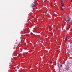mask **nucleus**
I'll list each match as a JSON object with an SVG mask.
<instances>
[{
    "mask_svg": "<svg viewBox=\"0 0 72 72\" xmlns=\"http://www.w3.org/2000/svg\"><path fill=\"white\" fill-rule=\"evenodd\" d=\"M35 4H32V6H32V7H33V6H35Z\"/></svg>",
    "mask_w": 72,
    "mask_h": 72,
    "instance_id": "nucleus-1",
    "label": "nucleus"
},
{
    "mask_svg": "<svg viewBox=\"0 0 72 72\" xmlns=\"http://www.w3.org/2000/svg\"><path fill=\"white\" fill-rule=\"evenodd\" d=\"M61 6L63 7V6H64V4H63L62 3H61Z\"/></svg>",
    "mask_w": 72,
    "mask_h": 72,
    "instance_id": "nucleus-2",
    "label": "nucleus"
},
{
    "mask_svg": "<svg viewBox=\"0 0 72 72\" xmlns=\"http://www.w3.org/2000/svg\"><path fill=\"white\" fill-rule=\"evenodd\" d=\"M67 22V23H68H68L69 22V20H68V21H66Z\"/></svg>",
    "mask_w": 72,
    "mask_h": 72,
    "instance_id": "nucleus-3",
    "label": "nucleus"
},
{
    "mask_svg": "<svg viewBox=\"0 0 72 72\" xmlns=\"http://www.w3.org/2000/svg\"><path fill=\"white\" fill-rule=\"evenodd\" d=\"M67 36H66L65 39V41H67Z\"/></svg>",
    "mask_w": 72,
    "mask_h": 72,
    "instance_id": "nucleus-4",
    "label": "nucleus"
},
{
    "mask_svg": "<svg viewBox=\"0 0 72 72\" xmlns=\"http://www.w3.org/2000/svg\"><path fill=\"white\" fill-rule=\"evenodd\" d=\"M51 26H50V27H49V28H51Z\"/></svg>",
    "mask_w": 72,
    "mask_h": 72,
    "instance_id": "nucleus-5",
    "label": "nucleus"
},
{
    "mask_svg": "<svg viewBox=\"0 0 72 72\" xmlns=\"http://www.w3.org/2000/svg\"><path fill=\"white\" fill-rule=\"evenodd\" d=\"M69 28H70V25L69 26V28L68 29V30L69 29Z\"/></svg>",
    "mask_w": 72,
    "mask_h": 72,
    "instance_id": "nucleus-6",
    "label": "nucleus"
},
{
    "mask_svg": "<svg viewBox=\"0 0 72 72\" xmlns=\"http://www.w3.org/2000/svg\"><path fill=\"white\" fill-rule=\"evenodd\" d=\"M62 67V65L61 64L60 66V67Z\"/></svg>",
    "mask_w": 72,
    "mask_h": 72,
    "instance_id": "nucleus-7",
    "label": "nucleus"
},
{
    "mask_svg": "<svg viewBox=\"0 0 72 72\" xmlns=\"http://www.w3.org/2000/svg\"><path fill=\"white\" fill-rule=\"evenodd\" d=\"M61 0V3H62V0Z\"/></svg>",
    "mask_w": 72,
    "mask_h": 72,
    "instance_id": "nucleus-8",
    "label": "nucleus"
},
{
    "mask_svg": "<svg viewBox=\"0 0 72 72\" xmlns=\"http://www.w3.org/2000/svg\"><path fill=\"white\" fill-rule=\"evenodd\" d=\"M61 9H63V8H62V7H61Z\"/></svg>",
    "mask_w": 72,
    "mask_h": 72,
    "instance_id": "nucleus-9",
    "label": "nucleus"
},
{
    "mask_svg": "<svg viewBox=\"0 0 72 72\" xmlns=\"http://www.w3.org/2000/svg\"><path fill=\"white\" fill-rule=\"evenodd\" d=\"M64 23L65 24H66V22H64Z\"/></svg>",
    "mask_w": 72,
    "mask_h": 72,
    "instance_id": "nucleus-10",
    "label": "nucleus"
},
{
    "mask_svg": "<svg viewBox=\"0 0 72 72\" xmlns=\"http://www.w3.org/2000/svg\"><path fill=\"white\" fill-rule=\"evenodd\" d=\"M50 63H51V64L52 63V62H50Z\"/></svg>",
    "mask_w": 72,
    "mask_h": 72,
    "instance_id": "nucleus-11",
    "label": "nucleus"
},
{
    "mask_svg": "<svg viewBox=\"0 0 72 72\" xmlns=\"http://www.w3.org/2000/svg\"><path fill=\"white\" fill-rule=\"evenodd\" d=\"M61 10H63V8H62V9H61Z\"/></svg>",
    "mask_w": 72,
    "mask_h": 72,
    "instance_id": "nucleus-12",
    "label": "nucleus"
},
{
    "mask_svg": "<svg viewBox=\"0 0 72 72\" xmlns=\"http://www.w3.org/2000/svg\"><path fill=\"white\" fill-rule=\"evenodd\" d=\"M71 1L72 2V0H71Z\"/></svg>",
    "mask_w": 72,
    "mask_h": 72,
    "instance_id": "nucleus-13",
    "label": "nucleus"
},
{
    "mask_svg": "<svg viewBox=\"0 0 72 72\" xmlns=\"http://www.w3.org/2000/svg\"><path fill=\"white\" fill-rule=\"evenodd\" d=\"M71 9H72V8H71Z\"/></svg>",
    "mask_w": 72,
    "mask_h": 72,
    "instance_id": "nucleus-14",
    "label": "nucleus"
}]
</instances>
